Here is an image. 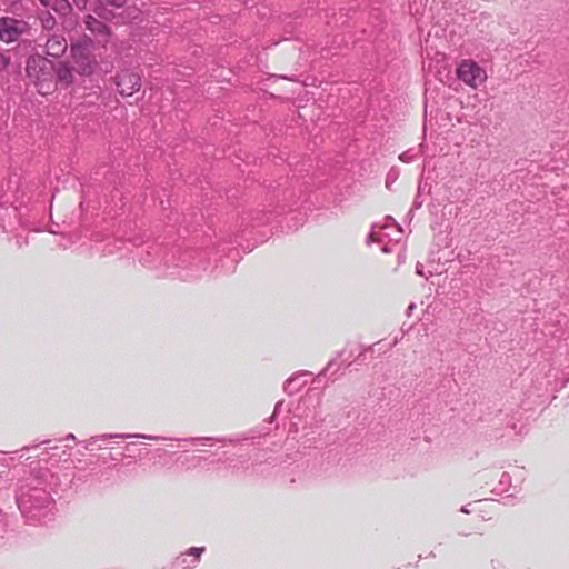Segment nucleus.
<instances>
[{"label": "nucleus", "mask_w": 569, "mask_h": 569, "mask_svg": "<svg viewBox=\"0 0 569 569\" xmlns=\"http://www.w3.org/2000/svg\"><path fill=\"white\" fill-rule=\"evenodd\" d=\"M53 70V62L43 56L34 54L27 60V77L34 83L38 92L42 96L49 94L54 90Z\"/></svg>", "instance_id": "obj_1"}, {"label": "nucleus", "mask_w": 569, "mask_h": 569, "mask_svg": "<svg viewBox=\"0 0 569 569\" xmlns=\"http://www.w3.org/2000/svg\"><path fill=\"white\" fill-rule=\"evenodd\" d=\"M385 221L386 222L382 224L375 223L372 226V229L368 234L366 242L367 244H370L372 242L382 243V251L385 253H389L392 251V249L389 247L388 243H385V239L388 238L390 240L398 242L401 239L402 230L391 217H387Z\"/></svg>", "instance_id": "obj_2"}, {"label": "nucleus", "mask_w": 569, "mask_h": 569, "mask_svg": "<svg viewBox=\"0 0 569 569\" xmlns=\"http://www.w3.org/2000/svg\"><path fill=\"white\" fill-rule=\"evenodd\" d=\"M20 510L30 518H41L42 509H50L52 500L49 495L41 489H32L30 493L18 498Z\"/></svg>", "instance_id": "obj_3"}, {"label": "nucleus", "mask_w": 569, "mask_h": 569, "mask_svg": "<svg viewBox=\"0 0 569 569\" xmlns=\"http://www.w3.org/2000/svg\"><path fill=\"white\" fill-rule=\"evenodd\" d=\"M456 74L460 81L472 89H478L488 78L486 70L475 60H462L456 70Z\"/></svg>", "instance_id": "obj_4"}, {"label": "nucleus", "mask_w": 569, "mask_h": 569, "mask_svg": "<svg viewBox=\"0 0 569 569\" xmlns=\"http://www.w3.org/2000/svg\"><path fill=\"white\" fill-rule=\"evenodd\" d=\"M74 70L81 76H90L96 69V59L87 42H76L70 46Z\"/></svg>", "instance_id": "obj_5"}, {"label": "nucleus", "mask_w": 569, "mask_h": 569, "mask_svg": "<svg viewBox=\"0 0 569 569\" xmlns=\"http://www.w3.org/2000/svg\"><path fill=\"white\" fill-rule=\"evenodd\" d=\"M30 26L22 19L13 17L0 18V40L4 43L18 41L23 34H27Z\"/></svg>", "instance_id": "obj_6"}, {"label": "nucleus", "mask_w": 569, "mask_h": 569, "mask_svg": "<svg viewBox=\"0 0 569 569\" xmlns=\"http://www.w3.org/2000/svg\"><path fill=\"white\" fill-rule=\"evenodd\" d=\"M116 86L121 96L131 97L134 92H138L141 88V77L133 70H121L116 76Z\"/></svg>", "instance_id": "obj_7"}, {"label": "nucleus", "mask_w": 569, "mask_h": 569, "mask_svg": "<svg viewBox=\"0 0 569 569\" xmlns=\"http://www.w3.org/2000/svg\"><path fill=\"white\" fill-rule=\"evenodd\" d=\"M68 48L67 39L62 34H52L46 42V53L53 58L61 57Z\"/></svg>", "instance_id": "obj_8"}, {"label": "nucleus", "mask_w": 569, "mask_h": 569, "mask_svg": "<svg viewBox=\"0 0 569 569\" xmlns=\"http://www.w3.org/2000/svg\"><path fill=\"white\" fill-rule=\"evenodd\" d=\"M83 22L86 28L96 36H104L108 38L111 34V29L92 14H87Z\"/></svg>", "instance_id": "obj_9"}, {"label": "nucleus", "mask_w": 569, "mask_h": 569, "mask_svg": "<svg viewBox=\"0 0 569 569\" xmlns=\"http://www.w3.org/2000/svg\"><path fill=\"white\" fill-rule=\"evenodd\" d=\"M57 79L64 86H70L74 81L73 69L67 62H59L54 66V70Z\"/></svg>", "instance_id": "obj_10"}, {"label": "nucleus", "mask_w": 569, "mask_h": 569, "mask_svg": "<svg viewBox=\"0 0 569 569\" xmlns=\"http://www.w3.org/2000/svg\"><path fill=\"white\" fill-rule=\"evenodd\" d=\"M39 19L41 27L48 31L53 30L57 24L56 18L49 11L41 12Z\"/></svg>", "instance_id": "obj_11"}, {"label": "nucleus", "mask_w": 569, "mask_h": 569, "mask_svg": "<svg viewBox=\"0 0 569 569\" xmlns=\"http://www.w3.org/2000/svg\"><path fill=\"white\" fill-rule=\"evenodd\" d=\"M49 7L60 14H66L71 9L68 0H53Z\"/></svg>", "instance_id": "obj_12"}, {"label": "nucleus", "mask_w": 569, "mask_h": 569, "mask_svg": "<svg viewBox=\"0 0 569 569\" xmlns=\"http://www.w3.org/2000/svg\"><path fill=\"white\" fill-rule=\"evenodd\" d=\"M93 11L96 14H98L100 18H103V19H111V17L113 16V13L111 11H109L104 4L102 3L101 0H98L94 4V8H93Z\"/></svg>", "instance_id": "obj_13"}, {"label": "nucleus", "mask_w": 569, "mask_h": 569, "mask_svg": "<svg viewBox=\"0 0 569 569\" xmlns=\"http://www.w3.org/2000/svg\"><path fill=\"white\" fill-rule=\"evenodd\" d=\"M112 439V438H143V439H150V440H154V439H158L157 437H153V436H148V435H141V433H134V435H130V433H122V435H103L101 436V439Z\"/></svg>", "instance_id": "obj_14"}, {"label": "nucleus", "mask_w": 569, "mask_h": 569, "mask_svg": "<svg viewBox=\"0 0 569 569\" xmlns=\"http://www.w3.org/2000/svg\"><path fill=\"white\" fill-rule=\"evenodd\" d=\"M203 550H204L203 547L202 548H196V547L190 548V550L188 551V555L193 556L194 558L192 559L191 565L183 567V569L192 568L194 566V563L198 561V559L201 556V553L203 552Z\"/></svg>", "instance_id": "obj_15"}, {"label": "nucleus", "mask_w": 569, "mask_h": 569, "mask_svg": "<svg viewBox=\"0 0 569 569\" xmlns=\"http://www.w3.org/2000/svg\"><path fill=\"white\" fill-rule=\"evenodd\" d=\"M11 62V59L8 54L0 51V72L4 70Z\"/></svg>", "instance_id": "obj_16"}, {"label": "nucleus", "mask_w": 569, "mask_h": 569, "mask_svg": "<svg viewBox=\"0 0 569 569\" xmlns=\"http://www.w3.org/2000/svg\"><path fill=\"white\" fill-rule=\"evenodd\" d=\"M415 158H416V154L412 152V150H407L399 156V159L402 162H411V161H413Z\"/></svg>", "instance_id": "obj_17"}, {"label": "nucleus", "mask_w": 569, "mask_h": 569, "mask_svg": "<svg viewBox=\"0 0 569 569\" xmlns=\"http://www.w3.org/2000/svg\"><path fill=\"white\" fill-rule=\"evenodd\" d=\"M298 380V377H293L287 381L286 390H289V392L298 390L299 386H295Z\"/></svg>", "instance_id": "obj_18"}, {"label": "nucleus", "mask_w": 569, "mask_h": 569, "mask_svg": "<svg viewBox=\"0 0 569 569\" xmlns=\"http://www.w3.org/2000/svg\"><path fill=\"white\" fill-rule=\"evenodd\" d=\"M108 4L117 9L123 8L128 0H106Z\"/></svg>", "instance_id": "obj_19"}, {"label": "nucleus", "mask_w": 569, "mask_h": 569, "mask_svg": "<svg viewBox=\"0 0 569 569\" xmlns=\"http://www.w3.org/2000/svg\"><path fill=\"white\" fill-rule=\"evenodd\" d=\"M73 1H74V4H76L79 9H81V10H83V9L86 8L87 2H88V0H73Z\"/></svg>", "instance_id": "obj_20"}, {"label": "nucleus", "mask_w": 569, "mask_h": 569, "mask_svg": "<svg viewBox=\"0 0 569 569\" xmlns=\"http://www.w3.org/2000/svg\"><path fill=\"white\" fill-rule=\"evenodd\" d=\"M416 273L419 274V276H425L423 266L421 263H417V266H416Z\"/></svg>", "instance_id": "obj_21"}, {"label": "nucleus", "mask_w": 569, "mask_h": 569, "mask_svg": "<svg viewBox=\"0 0 569 569\" xmlns=\"http://www.w3.org/2000/svg\"><path fill=\"white\" fill-rule=\"evenodd\" d=\"M42 6L49 7L53 0H38Z\"/></svg>", "instance_id": "obj_22"}, {"label": "nucleus", "mask_w": 569, "mask_h": 569, "mask_svg": "<svg viewBox=\"0 0 569 569\" xmlns=\"http://www.w3.org/2000/svg\"><path fill=\"white\" fill-rule=\"evenodd\" d=\"M416 308V305L415 303H411L409 305L408 309H407V315L410 316L412 310Z\"/></svg>", "instance_id": "obj_23"}, {"label": "nucleus", "mask_w": 569, "mask_h": 569, "mask_svg": "<svg viewBox=\"0 0 569 569\" xmlns=\"http://www.w3.org/2000/svg\"><path fill=\"white\" fill-rule=\"evenodd\" d=\"M179 560H180L182 563L187 562L186 555H182V556L179 558Z\"/></svg>", "instance_id": "obj_24"}, {"label": "nucleus", "mask_w": 569, "mask_h": 569, "mask_svg": "<svg viewBox=\"0 0 569 569\" xmlns=\"http://www.w3.org/2000/svg\"><path fill=\"white\" fill-rule=\"evenodd\" d=\"M67 438H68V439H74V436H73L72 433H69V435L67 436Z\"/></svg>", "instance_id": "obj_25"}, {"label": "nucleus", "mask_w": 569, "mask_h": 569, "mask_svg": "<svg viewBox=\"0 0 569 569\" xmlns=\"http://www.w3.org/2000/svg\"><path fill=\"white\" fill-rule=\"evenodd\" d=\"M402 261H403V256H402V254H400V256H399V262H402Z\"/></svg>", "instance_id": "obj_26"}, {"label": "nucleus", "mask_w": 569, "mask_h": 569, "mask_svg": "<svg viewBox=\"0 0 569 569\" xmlns=\"http://www.w3.org/2000/svg\"><path fill=\"white\" fill-rule=\"evenodd\" d=\"M461 511H462V512H466V513H468V512H469L466 508H462V509H461Z\"/></svg>", "instance_id": "obj_27"}]
</instances>
